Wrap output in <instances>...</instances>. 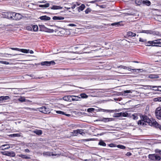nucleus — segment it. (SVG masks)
<instances>
[{
    "label": "nucleus",
    "mask_w": 161,
    "mask_h": 161,
    "mask_svg": "<svg viewBox=\"0 0 161 161\" xmlns=\"http://www.w3.org/2000/svg\"><path fill=\"white\" fill-rule=\"evenodd\" d=\"M141 118L142 119L138 122V125L142 126L150 125L151 120L147 116H142Z\"/></svg>",
    "instance_id": "1"
},
{
    "label": "nucleus",
    "mask_w": 161,
    "mask_h": 161,
    "mask_svg": "<svg viewBox=\"0 0 161 161\" xmlns=\"http://www.w3.org/2000/svg\"><path fill=\"white\" fill-rule=\"evenodd\" d=\"M37 111L45 114L49 113L51 112V109L45 106H42L37 109Z\"/></svg>",
    "instance_id": "2"
},
{
    "label": "nucleus",
    "mask_w": 161,
    "mask_h": 161,
    "mask_svg": "<svg viewBox=\"0 0 161 161\" xmlns=\"http://www.w3.org/2000/svg\"><path fill=\"white\" fill-rule=\"evenodd\" d=\"M148 157L150 159L153 161H159L161 159V157L156 154H150Z\"/></svg>",
    "instance_id": "3"
},
{
    "label": "nucleus",
    "mask_w": 161,
    "mask_h": 161,
    "mask_svg": "<svg viewBox=\"0 0 161 161\" xmlns=\"http://www.w3.org/2000/svg\"><path fill=\"white\" fill-rule=\"evenodd\" d=\"M157 41L156 40L153 41H149L146 43V45L148 46H152L161 47V45H157Z\"/></svg>",
    "instance_id": "4"
},
{
    "label": "nucleus",
    "mask_w": 161,
    "mask_h": 161,
    "mask_svg": "<svg viewBox=\"0 0 161 161\" xmlns=\"http://www.w3.org/2000/svg\"><path fill=\"white\" fill-rule=\"evenodd\" d=\"M155 115L157 118L160 119H161V107L157 108L155 111Z\"/></svg>",
    "instance_id": "5"
},
{
    "label": "nucleus",
    "mask_w": 161,
    "mask_h": 161,
    "mask_svg": "<svg viewBox=\"0 0 161 161\" xmlns=\"http://www.w3.org/2000/svg\"><path fill=\"white\" fill-rule=\"evenodd\" d=\"M55 64V63L53 61H45L41 63V64L42 65H45L47 66H50L51 65H53Z\"/></svg>",
    "instance_id": "6"
},
{
    "label": "nucleus",
    "mask_w": 161,
    "mask_h": 161,
    "mask_svg": "<svg viewBox=\"0 0 161 161\" xmlns=\"http://www.w3.org/2000/svg\"><path fill=\"white\" fill-rule=\"evenodd\" d=\"M22 15L21 14L19 13H16L14 12L13 19L18 20L22 19Z\"/></svg>",
    "instance_id": "7"
},
{
    "label": "nucleus",
    "mask_w": 161,
    "mask_h": 161,
    "mask_svg": "<svg viewBox=\"0 0 161 161\" xmlns=\"http://www.w3.org/2000/svg\"><path fill=\"white\" fill-rule=\"evenodd\" d=\"M14 14V12H9L5 13L4 15L5 18L13 19Z\"/></svg>",
    "instance_id": "8"
},
{
    "label": "nucleus",
    "mask_w": 161,
    "mask_h": 161,
    "mask_svg": "<svg viewBox=\"0 0 161 161\" xmlns=\"http://www.w3.org/2000/svg\"><path fill=\"white\" fill-rule=\"evenodd\" d=\"M43 155L44 156L47 157V156H58V154H54L53 153H51L49 152H44L43 153Z\"/></svg>",
    "instance_id": "9"
},
{
    "label": "nucleus",
    "mask_w": 161,
    "mask_h": 161,
    "mask_svg": "<svg viewBox=\"0 0 161 161\" xmlns=\"http://www.w3.org/2000/svg\"><path fill=\"white\" fill-rule=\"evenodd\" d=\"M148 86V88L150 89L152 88H157V89H153V90L155 91H158L161 92V86Z\"/></svg>",
    "instance_id": "10"
},
{
    "label": "nucleus",
    "mask_w": 161,
    "mask_h": 161,
    "mask_svg": "<svg viewBox=\"0 0 161 161\" xmlns=\"http://www.w3.org/2000/svg\"><path fill=\"white\" fill-rule=\"evenodd\" d=\"M9 145L8 144L2 145L0 147V149L1 150L8 149L10 148Z\"/></svg>",
    "instance_id": "11"
},
{
    "label": "nucleus",
    "mask_w": 161,
    "mask_h": 161,
    "mask_svg": "<svg viewBox=\"0 0 161 161\" xmlns=\"http://www.w3.org/2000/svg\"><path fill=\"white\" fill-rule=\"evenodd\" d=\"M72 97V96L71 95H68L67 96H65L63 97V99L65 101L71 102Z\"/></svg>",
    "instance_id": "12"
},
{
    "label": "nucleus",
    "mask_w": 161,
    "mask_h": 161,
    "mask_svg": "<svg viewBox=\"0 0 161 161\" xmlns=\"http://www.w3.org/2000/svg\"><path fill=\"white\" fill-rule=\"evenodd\" d=\"M128 115V114L127 113L125 112L122 113L121 112L120 113H118L117 114V117H126Z\"/></svg>",
    "instance_id": "13"
},
{
    "label": "nucleus",
    "mask_w": 161,
    "mask_h": 161,
    "mask_svg": "<svg viewBox=\"0 0 161 161\" xmlns=\"http://www.w3.org/2000/svg\"><path fill=\"white\" fill-rule=\"evenodd\" d=\"M39 18L41 20H43L44 21L49 20L51 19V18L50 17L47 16L46 15H44V16H41Z\"/></svg>",
    "instance_id": "14"
},
{
    "label": "nucleus",
    "mask_w": 161,
    "mask_h": 161,
    "mask_svg": "<svg viewBox=\"0 0 161 161\" xmlns=\"http://www.w3.org/2000/svg\"><path fill=\"white\" fill-rule=\"evenodd\" d=\"M148 78H151V79H155V78H159V76L158 75L153 74H151L148 75Z\"/></svg>",
    "instance_id": "15"
},
{
    "label": "nucleus",
    "mask_w": 161,
    "mask_h": 161,
    "mask_svg": "<svg viewBox=\"0 0 161 161\" xmlns=\"http://www.w3.org/2000/svg\"><path fill=\"white\" fill-rule=\"evenodd\" d=\"M113 120V118H103L102 119L100 120L104 122H107L109 121H112Z\"/></svg>",
    "instance_id": "16"
},
{
    "label": "nucleus",
    "mask_w": 161,
    "mask_h": 161,
    "mask_svg": "<svg viewBox=\"0 0 161 161\" xmlns=\"http://www.w3.org/2000/svg\"><path fill=\"white\" fill-rule=\"evenodd\" d=\"M9 99H10V97L8 96H2L0 97V101H2Z\"/></svg>",
    "instance_id": "17"
},
{
    "label": "nucleus",
    "mask_w": 161,
    "mask_h": 161,
    "mask_svg": "<svg viewBox=\"0 0 161 161\" xmlns=\"http://www.w3.org/2000/svg\"><path fill=\"white\" fill-rule=\"evenodd\" d=\"M64 17L61 16H54L53 18V20H61L64 19Z\"/></svg>",
    "instance_id": "18"
},
{
    "label": "nucleus",
    "mask_w": 161,
    "mask_h": 161,
    "mask_svg": "<svg viewBox=\"0 0 161 161\" xmlns=\"http://www.w3.org/2000/svg\"><path fill=\"white\" fill-rule=\"evenodd\" d=\"M51 9L53 10L61 9L63 8L59 6L53 5L52 7H50Z\"/></svg>",
    "instance_id": "19"
},
{
    "label": "nucleus",
    "mask_w": 161,
    "mask_h": 161,
    "mask_svg": "<svg viewBox=\"0 0 161 161\" xmlns=\"http://www.w3.org/2000/svg\"><path fill=\"white\" fill-rule=\"evenodd\" d=\"M122 21L115 22L114 23H112L111 25L112 26L116 25L117 26H121L123 25V24H122L121 23Z\"/></svg>",
    "instance_id": "20"
},
{
    "label": "nucleus",
    "mask_w": 161,
    "mask_h": 161,
    "mask_svg": "<svg viewBox=\"0 0 161 161\" xmlns=\"http://www.w3.org/2000/svg\"><path fill=\"white\" fill-rule=\"evenodd\" d=\"M33 132L38 135H40L42 134V130H36L33 131Z\"/></svg>",
    "instance_id": "21"
},
{
    "label": "nucleus",
    "mask_w": 161,
    "mask_h": 161,
    "mask_svg": "<svg viewBox=\"0 0 161 161\" xmlns=\"http://www.w3.org/2000/svg\"><path fill=\"white\" fill-rule=\"evenodd\" d=\"M71 100L72 101H77L79 100V99L81 98V97H79L77 96H75L72 95Z\"/></svg>",
    "instance_id": "22"
},
{
    "label": "nucleus",
    "mask_w": 161,
    "mask_h": 161,
    "mask_svg": "<svg viewBox=\"0 0 161 161\" xmlns=\"http://www.w3.org/2000/svg\"><path fill=\"white\" fill-rule=\"evenodd\" d=\"M15 156V153L13 151L9 152L8 151V156L12 157H14Z\"/></svg>",
    "instance_id": "23"
},
{
    "label": "nucleus",
    "mask_w": 161,
    "mask_h": 161,
    "mask_svg": "<svg viewBox=\"0 0 161 161\" xmlns=\"http://www.w3.org/2000/svg\"><path fill=\"white\" fill-rule=\"evenodd\" d=\"M142 4L149 6L151 5V2L148 0H143L142 2Z\"/></svg>",
    "instance_id": "24"
},
{
    "label": "nucleus",
    "mask_w": 161,
    "mask_h": 161,
    "mask_svg": "<svg viewBox=\"0 0 161 161\" xmlns=\"http://www.w3.org/2000/svg\"><path fill=\"white\" fill-rule=\"evenodd\" d=\"M18 156L19 157H21L23 158L26 159H28L30 158V157L26 155H23V154H19L18 155Z\"/></svg>",
    "instance_id": "25"
},
{
    "label": "nucleus",
    "mask_w": 161,
    "mask_h": 161,
    "mask_svg": "<svg viewBox=\"0 0 161 161\" xmlns=\"http://www.w3.org/2000/svg\"><path fill=\"white\" fill-rule=\"evenodd\" d=\"M130 68L128 67L127 68V69H128L129 71H130V72H132L133 71H134V72H136L137 71V70H138V71H140L142 70V69H131L130 70H129Z\"/></svg>",
    "instance_id": "26"
},
{
    "label": "nucleus",
    "mask_w": 161,
    "mask_h": 161,
    "mask_svg": "<svg viewBox=\"0 0 161 161\" xmlns=\"http://www.w3.org/2000/svg\"><path fill=\"white\" fill-rule=\"evenodd\" d=\"M127 35L129 36H135L136 35V34L131 32L129 31L127 32Z\"/></svg>",
    "instance_id": "27"
},
{
    "label": "nucleus",
    "mask_w": 161,
    "mask_h": 161,
    "mask_svg": "<svg viewBox=\"0 0 161 161\" xmlns=\"http://www.w3.org/2000/svg\"><path fill=\"white\" fill-rule=\"evenodd\" d=\"M142 0H136L135 3L137 5L140 6L142 4Z\"/></svg>",
    "instance_id": "28"
},
{
    "label": "nucleus",
    "mask_w": 161,
    "mask_h": 161,
    "mask_svg": "<svg viewBox=\"0 0 161 161\" xmlns=\"http://www.w3.org/2000/svg\"><path fill=\"white\" fill-rule=\"evenodd\" d=\"M141 32L147 34H151L152 33V31L151 30H142Z\"/></svg>",
    "instance_id": "29"
},
{
    "label": "nucleus",
    "mask_w": 161,
    "mask_h": 161,
    "mask_svg": "<svg viewBox=\"0 0 161 161\" xmlns=\"http://www.w3.org/2000/svg\"><path fill=\"white\" fill-rule=\"evenodd\" d=\"M49 6V3H47L44 5H39V7L40 8H47Z\"/></svg>",
    "instance_id": "30"
},
{
    "label": "nucleus",
    "mask_w": 161,
    "mask_h": 161,
    "mask_svg": "<svg viewBox=\"0 0 161 161\" xmlns=\"http://www.w3.org/2000/svg\"><path fill=\"white\" fill-rule=\"evenodd\" d=\"M18 100L21 102H23L25 101V99L24 97H21L18 99Z\"/></svg>",
    "instance_id": "31"
},
{
    "label": "nucleus",
    "mask_w": 161,
    "mask_h": 161,
    "mask_svg": "<svg viewBox=\"0 0 161 161\" xmlns=\"http://www.w3.org/2000/svg\"><path fill=\"white\" fill-rule=\"evenodd\" d=\"M80 97L83 98H86L88 96L85 93H83L80 94Z\"/></svg>",
    "instance_id": "32"
},
{
    "label": "nucleus",
    "mask_w": 161,
    "mask_h": 161,
    "mask_svg": "<svg viewBox=\"0 0 161 161\" xmlns=\"http://www.w3.org/2000/svg\"><path fill=\"white\" fill-rule=\"evenodd\" d=\"M132 91L131 90H126L123 92L122 93V95L124 96H126L125 95L126 93H132Z\"/></svg>",
    "instance_id": "33"
},
{
    "label": "nucleus",
    "mask_w": 161,
    "mask_h": 161,
    "mask_svg": "<svg viewBox=\"0 0 161 161\" xmlns=\"http://www.w3.org/2000/svg\"><path fill=\"white\" fill-rule=\"evenodd\" d=\"M85 5L84 4H82L81 6H80L78 8V10L79 11L80 10L81 11H82L85 8Z\"/></svg>",
    "instance_id": "34"
},
{
    "label": "nucleus",
    "mask_w": 161,
    "mask_h": 161,
    "mask_svg": "<svg viewBox=\"0 0 161 161\" xmlns=\"http://www.w3.org/2000/svg\"><path fill=\"white\" fill-rule=\"evenodd\" d=\"M20 136H21L20 134H17V133L11 134L9 135L10 136L12 137H20Z\"/></svg>",
    "instance_id": "35"
},
{
    "label": "nucleus",
    "mask_w": 161,
    "mask_h": 161,
    "mask_svg": "<svg viewBox=\"0 0 161 161\" xmlns=\"http://www.w3.org/2000/svg\"><path fill=\"white\" fill-rule=\"evenodd\" d=\"M152 124L153 126H155L156 128H158V125H159L157 122L156 121H153L152 123Z\"/></svg>",
    "instance_id": "36"
},
{
    "label": "nucleus",
    "mask_w": 161,
    "mask_h": 161,
    "mask_svg": "<svg viewBox=\"0 0 161 161\" xmlns=\"http://www.w3.org/2000/svg\"><path fill=\"white\" fill-rule=\"evenodd\" d=\"M32 28L33 29V31H36L38 30V27L36 25H34L32 27Z\"/></svg>",
    "instance_id": "37"
},
{
    "label": "nucleus",
    "mask_w": 161,
    "mask_h": 161,
    "mask_svg": "<svg viewBox=\"0 0 161 161\" xmlns=\"http://www.w3.org/2000/svg\"><path fill=\"white\" fill-rule=\"evenodd\" d=\"M29 50H27L26 49H20V51L22 52V53H29Z\"/></svg>",
    "instance_id": "38"
},
{
    "label": "nucleus",
    "mask_w": 161,
    "mask_h": 161,
    "mask_svg": "<svg viewBox=\"0 0 161 161\" xmlns=\"http://www.w3.org/2000/svg\"><path fill=\"white\" fill-rule=\"evenodd\" d=\"M101 109L103 110V111H106L107 112L109 113H113L114 112V110H106L103 109Z\"/></svg>",
    "instance_id": "39"
},
{
    "label": "nucleus",
    "mask_w": 161,
    "mask_h": 161,
    "mask_svg": "<svg viewBox=\"0 0 161 161\" xmlns=\"http://www.w3.org/2000/svg\"><path fill=\"white\" fill-rule=\"evenodd\" d=\"M98 144L101 146H106V144L103 142V141H100L99 143Z\"/></svg>",
    "instance_id": "40"
},
{
    "label": "nucleus",
    "mask_w": 161,
    "mask_h": 161,
    "mask_svg": "<svg viewBox=\"0 0 161 161\" xmlns=\"http://www.w3.org/2000/svg\"><path fill=\"white\" fill-rule=\"evenodd\" d=\"M117 147L118 148H119L121 149H125L126 148L125 146L122 145H117Z\"/></svg>",
    "instance_id": "41"
},
{
    "label": "nucleus",
    "mask_w": 161,
    "mask_h": 161,
    "mask_svg": "<svg viewBox=\"0 0 161 161\" xmlns=\"http://www.w3.org/2000/svg\"><path fill=\"white\" fill-rule=\"evenodd\" d=\"M117 68H122L124 69H127V67L126 66H124V65H120L119 66H118Z\"/></svg>",
    "instance_id": "42"
},
{
    "label": "nucleus",
    "mask_w": 161,
    "mask_h": 161,
    "mask_svg": "<svg viewBox=\"0 0 161 161\" xmlns=\"http://www.w3.org/2000/svg\"><path fill=\"white\" fill-rule=\"evenodd\" d=\"M91 11L92 9L90 8H88L85 10V13L86 14H88Z\"/></svg>",
    "instance_id": "43"
},
{
    "label": "nucleus",
    "mask_w": 161,
    "mask_h": 161,
    "mask_svg": "<svg viewBox=\"0 0 161 161\" xmlns=\"http://www.w3.org/2000/svg\"><path fill=\"white\" fill-rule=\"evenodd\" d=\"M95 110V109L93 108H89L87 109V111L88 112H91Z\"/></svg>",
    "instance_id": "44"
},
{
    "label": "nucleus",
    "mask_w": 161,
    "mask_h": 161,
    "mask_svg": "<svg viewBox=\"0 0 161 161\" xmlns=\"http://www.w3.org/2000/svg\"><path fill=\"white\" fill-rule=\"evenodd\" d=\"M0 63L6 65L9 64V63L8 62L3 61H0Z\"/></svg>",
    "instance_id": "45"
},
{
    "label": "nucleus",
    "mask_w": 161,
    "mask_h": 161,
    "mask_svg": "<svg viewBox=\"0 0 161 161\" xmlns=\"http://www.w3.org/2000/svg\"><path fill=\"white\" fill-rule=\"evenodd\" d=\"M154 100L155 101H159V102H161V97H157L154 98Z\"/></svg>",
    "instance_id": "46"
},
{
    "label": "nucleus",
    "mask_w": 161,
    "mask_h": 161,
    "mask_svg": "<svg viewBox=\"0 0 161 161\" xmlns=\"http://www.w3.org/2000/svg\"><path fill=\"white\" fill-rule=\"evenodd\" d=\"M79 133L82 136H84L85 134L84 132H83L82 130H79Z\"/></svg>",
    "instance_id": "47"
},
{
    "label": "nucleus",
    "mask_w": 161,
    "mask_h": 161,
    "mask_svg": "<svg viewBox=\"0 0 161 161\" xmlns=\"http://www.w3.org/2000/svg\"><path fill=\"white\" fill-rule=\"evenodd\" d=\"M25 108L26 109H29V110H30L31 111H37V109H35V108Z\"/></svg>",
    "instance_id": "48"
},
{
    "label": "nucleus",
    "mask_w": 161,
    "mask_h": 161,
    "mask_svg": "<svg viewBox=\"0 0 161 161\" xmlns=\"http://www.w3.org/2000/svg\"><path fill=\"white\" fill-rule=\"evenodd\" d=\"M78 132H79V130H74V131H73L74 135V136H77L78 133H79Z\"/></svg>",
    "instance_id": "49"
},
{
    "label": "nucleus",
    "mask_w": 161,
    "mask_h": 161,
    "mask_svg": "<svg viewBox=\"0 0 161 161\" xmlns=\"http://www.w3.org/2000/svg\"><path fill=\"white\" fill-rule=\"evenodd\" d=\"M56 113L57 114H61L64 115V114H65V113L63 111H56Z\"/></svg>",
    "instance_id": "50"
},
{
    "label": "nucleus",
    "mask_w": 161,
    "mask_h": 161,
    "mask_svg": "<svg viewBox=\"0 0 161 161\" xmlns=\"http://www.w3.org/2000/svg\"><path fill=\"white\" fill-rule=\"evenodd\" d=\"M160 40V39L156 40V41H157V45H161V42H160L161 40Z\"/></svg>",
    "instance_id": "51"
},
{
    "label": "nucleus",
    "mask_w": 161,
    "mask_h": 161,
    "mask_svg": "<svg viewBox=\"0 0 161 161\" xmlns=\"http://www.w3.org/2000/svg\"><path fill=\"white\" fill-rule=\"evenodd\" d=\"M12 50H16L20 51V49L17 48L11 47L10 48Z\"/></svg>",
    "instance_id": "52"
},
{
    "label": "nucleus",
    "mask_w": 161,
    "mask_h": 161,
    "mask_svg": "<svg viewBox=\"0 0 161 161\" xmlns=\"http://www.w3.org/2000/svg\"><path fill=\"white\" fill-rule=\"evenodd\" d=\"M1 153L3 155L8 156V151L1 152Z\"/></svg>",
    "instance_id": "53"
},
{
    "label": "nucleus",
    "mask_w": 161,
    "mask_h": 161,
    "mask_svg": "<svg viewBox=\"0 0 161 161\" xmlns=\"http://www.w3.org/2000/svg\"><path fill=\"white\" fill-rule=\"evenodd\" d=\"M139 41L140 42H145L146 41V40L143 39L142 38H139Z\"/></svg>",
    "instance_id": "54"
},
{
    "label": "nucleus",
    "mask_w": 161,
    "mask_h": 161,
    "mask_svg": "<svg viewBox=\"0 0 161 161\" xmlns=\"http://www.w3.org/2000/svg\"><path fill=\"white\" fill-rule=\"evenodd\" d=\"M26 29L27 30L31 31L32 30V27L30 26H28L26 27Z\"/></svg>",
    "instance_id": "55"
},
{
    "label": "nucleus",
    "mask_w": 161,
    "mask_h": 161,
    "mask_svg": "<svg viewBox=\"0 0 161 161\" xmlns=\"http://www.w3.org/2000/svg\"><path fill=\"white\" fill-rule=\"evenodd\" d=\"M69 26H76V25L75 24H70L68 25Z\"/></svg>",
    "instance_id": "56"
},
{
    "label": "nucleus",
    "mask_w": 161,
    "mask_h": 161,
    "mask_svg": "<svg viewBox=\"0 0 161 161\" xmlns=\"http://www.w3.org/2000/svg\"><path fill=\"white\" fill-rule=\"evenodd\" d=\"M131 153L129 152H127L126 154V155L128 156H130L131 155Z\"/></svg>",
    "instance_id": "57"
},
{
    "label": "nucleus",
    "mask_w": 161,
    "mask_h": 161,
    "mask_svg": "<svg viewBox=\"0 0 161 161\" xmlns=\"http://www.w3.org/2000/svg\"><path fill=\"white\" fill-rule=\"evenodd\" d=\"M97 2V0H95L94 1H91L89 3H95Z\"/></svg>",
    "instance_id": "58"
},
{
    "label": "nucleus",
    "mask_w": 161,
    "mask_h": 161,
    "mask_svg": "<svg viewBox=\"0 0 161 161\" xmlns=\"http://www.w3.org/2000/svg\"><path fill=\"white\" fill-rule=\"evenodd\" d=\"M109 146L111 147H115V145L114 144H109Z\"/></svg>",
    "instance_id": "59"
},
{
    "label": "nucleus",
    "mask_w": 161,
    "mask_h": 161,
    "mask_svg": "<svg viewBox=\"0 0 161 161\" xmlns=\"http://www.w3.org/2000/svg\"><path fill=\"white\" fill-rule=\"evenodd\" d=\"M46 2L47 1H46L43 0L42 1L39 2L41 3H46Z\"/></svg>",
    "instance_id": "60"
},
{
    "label": "nucleus",
    "mask_w": 161,
    "mask_h": 161,
    "mask_svg": "<svg viewBox=\"0 0 161 161\" xmlns=\"http://www.w3.org/2000/svg\"><path fill=\"white\" fill-rule=\"evenodd\" d=\"M76 6V4H74L73 6L71 7V8H72V9H74L75 8Z\"/></svg>",
    "instance_id": "61"
},
{
    "label": "nucleus",
    "mask_w": 161,
    "mask_h": 161,
    "mask_svg": "<svg viewBox=\"0 0 161 161\" xmlns=\"http://www.w3.org/2000/svg\"><path fill=\"white\" fill-rule=\"evenodd\" d=\"M91 140V139H90V140L89 139H83L82 140H83V141H88L90 140Z\"/></svg>",
    "instance_id": "62"
},
{
    "label": "nucleus",
    "mask_w": 161,
    "mask_h": 161,
    "mask_svg": "<svg viewBox=\"0 0 161 161\" xmlns=\"http://www.w3.org/2000/svg\"><path fill=\"white\" fill-rule=\"evenodd\" d=\"M54 30H49L48 31H47L48 32H53Z\"/></svg>",
    "instance_id": "63"
},
{
    "label": "nucleus",
    "mask_w": 161,
    "mask_h": 161,
    "mask_svg": "<svg viewBox=\"0 0 161 161\" xmlns=\"http://www.w3.org/2000/svg\"><path fill=\"white\" fill-rule=\"evenodd\" d=\"M157 128H159L160 130H161V125H159Z\"/></svg>",
    "instance_id": "64"
}]
</instances>
